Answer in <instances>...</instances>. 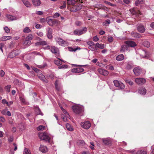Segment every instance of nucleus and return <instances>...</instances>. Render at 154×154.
Masks as SVG:
<instances>
[{"instance_id":"nucleus-1","label":"nucleus","mask_w":154,"mask_h":154,"mask_svg":"<svg viewBox=\"0 0 154 154\" xmlns=\"http://www.w3.org/2000/svg\"><path fill=\"white\" fill-rule=\"evenodd\" d=\"M38 136L41 140H44L47 142H50L51 138L50 135L48 133L45 132L40 133L39 134Z\"/></svg>"},{"instance_id":"nucleus-2","label":"nucleus","mask_w":154,"mask_h":154,"mask_svg":"<svg viewBox=\"0 0 154 154\" xmlns=\"http://www.w3.org/2000/svg\"><path fill=\"white\" fill-rule=\"evenodd\" d=\"M57 44L59 45L66 47L68 46L69 45V43L66 41H65L62 38L60 37H56L55 38Z\"/></svg>"},{"instance_id":"nucleus-3","label":"nucleus","mask_w":154,"mask_h":154,"mask_svg":"<svg viewBox=\"0 0 154 154\" xmlns=\"http://www.w3.org/2000/svg\"><path fill=\"white\" fill-rule=\"evenodd\" d=\"M72 109L74 112L77 114L81 113L83 110V107L80 105H77L72 107Z\"/></svg>"},{"instance_id":"nucleus-4","label":"nucleus","mask_w":154,"mask_h":154,"mask_svg":"<svg viewBox=\"0 0 154 154\" xmlns=\"http://www.w3.org/2000/svg\"><path fill=\"white\" fill-rule=\"evenodd\" d=\"M87 30V28L84 27L82 29H76L74 30L73 33L75 35L79 36L85 33Z\"/></svg>"},{"instance_id":"nucleus-5","label":"nucleus","mask_w":154,"mask_h":154,"mask_svg":"<svg viewBox=\"0 0 154 154\" xmlns=\"http://www.w3.org/2000/svg\"><path fill=\"white\" fill-rule=\"evenodd\" d=\"M113 83L115 86L118 87L119 89H123L125 87V85L123 84L117 80H114Z\"/></svg>"},{"instance_id":"nucleus-6","label":"nucleus","mask_w":154,"mask_h":154,"mask_svg":"<svg viewBox=\"0 0 154 154\" xmlns=\"http://www.w3.org/2000/svg\"><path fill=\"white\" fill-rule=\"evenodd\" d=\"M51 51L52 53L55 54L57 57L59 56V50L57 47L55 46L51 47Z\"/></svg>"},{"instance_id":"nucleus-7","label":"nucleus","mask_w":154,"mask_h":154,"mask_svg":"<svg viewBox=\"0 0 154 154\" xmlns=\"http://www.w3.org/2000/svg\"><path fill=\"white\" fill-rule=\"evenodd\" d=\"M81 126L85 129H88L91 126V124L88 121H86L85 122H81Z\"/></svg>"},{"instance_id":"nucleus-8","label":"nucleus","mask_w":154,"mask_h":154,"mask_svg":"<svg viewBox=\"0 0 154 154\" xmlns=\"http://www.w3.org/2000/svg\"><path fill=\"white\" fill-rule=\"evenodd\" d=\"M82 6L80 4H79L77 5L74 6L71 9V11L73 12H76V11L80 10L82 8Z\"/></svg>"},{"instance_id":"nucleus-9","label":"nucleus","mask_w":154,"mask_h":154,"mask_svg":"<svg viewBox=\"0 0 154 154\" xmlns=\"http://www.w3.org/2000/svg\"><path fill=\"white\" fill-rule=\"evenodd\" d=\"M133 72L136 75H138L142 72V69L139 67H135L133 70Z\"/></svg>"},{"instance_id":"nucleus-10","label":"nucleus","mask_w":154,"mask_h":154,"mask_svg":"<svg viewBox=\"0 0 154 154\" xmlns=\"http://www.w3.org/2000/svg\"><path fill=\"white\" fill-rule=\"evenodd\" d=\"M135 82L138 84L142 85L146 82V80L143 78H137L135 79Z\"/></svg>"},{"instance_id":"nucleus-11","label":"nucleus","mask_w":154,"mask_h":154,"mask_svg":"<svg viewBox=\"0 0 154 154\" xmlns=\"http://www.w3.org/2000/svg\"><path fill=\"white\" fill-rule=\"evenodd\" d=\"M125 43L128 46V48L129 47H133L136 46V43L131 40H129L125 41Z\"/></svg>"},{"instance_id":"nucleus-12","label":"nucleus","mask_w":154,"mask_h":154,"mask_svg":"<svg viewBox=\"0 0 154 154\" xmlns=\"http://www.w3.org/2000/svg\"><path fill=\"white\" fill-rule=\"evenodd\" d=\"M47 21L49 25L51 26L57 24L58 23V21L57 20H53L51 19H48Z\"/></svg>"},{"instance_id":"nucleus-13","label":"nucleus","mask_w":154,"mask_h":154,"mask_svg":"<svg viewBox=\"0 0 154 154\" xmlns=\"http://www.w3.org/2000/svg\"><path fill=\"white\" fill-rule=\"evenodd\" d=\"M102 140L103 143L106 145H110L112 142L111 139L109 138L102 139Z\"/></svg>"},{"instance_id":"nucleus-14","label":"nucleus","mask_w":154,"mask_h":154,"mask_svg":"<svg viewBox=\"0 0 154 154\" xmlns=\"http://www.w3.org/2000/svg\"><path fill=\"white\" fill-rule=\"evenodd\" d=\"M84 71V69L81 67H78L76 68L73 69L71 70L72 72H75V73H79L81 72Z\"/></svg>"},{"instance_id":"nucleus-15","label":"nucleus","mask_w":154,"mask_h":154,"mask_svg":"<svg viewBox=\"0 0 154 154\" xmlns=\"http://www.w3.org/2000/svg\"><path fill=\"white\" fill-rule=\"evenodd\" d=\"M47 35L48 38L49 39H51L52 38L53 36L52 35V30L50 28H48L47 29Z\"/></svg>"},{"instance_id":"nucleus-16","label":"nucleus","mask_w":154,"mask_h":154,"mask_svg":"<svg viewBox=\"0 0 154 154\" xmlns=\"http://www.w3.org/2000/svg\"><path fill=\"white\" fill-rule=\"evenodd\" d=\"M98 71L101 74L104 76H106L108 74V72L106 70L102 69L101 68H99L98 69Z\"/></svg>"},{"instance_id":"nucleus-17","label":"nucleus","mask_w":154,"mask_h":154,"mask_svg":"<svg viewBox=\"0 0 154 154\" xmlns=\"http://www.w3.org/2000/svg\"><path fill=\"white\" fill-rule=\"evenodd\" d=\"M33 5L35 7H38L40 6L41 2L40 0H32Z\"/></svg>"},{"instance_id":"nucleus-18","label":"nucleus","mask_w":154,"mask_h":154,"mask_svg":"<svg viewBox=\"0 0 154 154\" xmlns=\"http://www.w3.org/2000/svg\"><path fill=\"white\" fill-rule=\"evenodd\" d=\"M39 150L43 153H45L48 151V149L46 146L41 145L39 148Z\"/></svg>"},{"instance_id":"nucleus-19","label":"nucleus","mask_w":154,"mask_h":154,"mask_svg":"<svg viewBox=\"0 0 154 154\" xmlns=\"http://www.w3.org/2000/svg\"><path fill=\"white\" fill-rule=\"evenodd\" d=\"M23 2L26 7L27 8L30 7L32 5L28 0H21Z\"/></svg>"},{"instance_id":"nucleus-20","label":"nucleus","mask_w":154,"mask_h":154,"mask_svg":"<svg viewBox=\"0 0 154 154\" xmlns=\"http://www.w3.org/2000/svg\"><path fill=\"white\" fill-rule=\"evenodd\" d=\"M6 16L9 20L10 21L16 20L18 19V17L10 15H7Z\"/></svg>"},{"instance_id":"nucleus-21","label":"nucleus","mask_w":154,"mask_h":154,"mask_svg":"<svg viewBox=\"0 0 154 154\" xmlns=\"http://www.w3.org/2000/svg\"><path fill=\"white\" fill-rule=\"evenodd\" d=\"M138 91V93L142 95L145 94L146 92V89L144 88H140L139 89Z\"/></svg>"},{"instance_id":"nucleus-22","label":"nucleus","mask_w":154,"mask_h":154,"mask_svg":"<svg viewBox=\"0 0 154 154\" xmlns=\"http://www.w3.org/2000/svg\"><path fill=\"white\" fill-rule=\"evenodd\" d=\"M95 48L96 50H97V48H99L101 49H103L104 48V45L102 44H100L98 43H97L95 45Z\"/></svg>"},{"instance_id":"nucleus-23","label":"nucleus","mask_w":154,"mask_h":154,"mask_svg":"<svg viewBox=\"0 0 154 154\" xmlns=\"http://www.w3.org/2000/svg\"><path fill=\"white\" fill-rule=\"evenodd\" d=\"M137 30L139 32L143 33L145 31V28L142 25H139L137 28Z\"/></svg>"},{"instance_id":"nucleus-24","label":"nucleus","mask_w":154,"mask_h":154,"mask_svg":"<svg viewBox=\"0 0 154 154\" xmlns=\"http://www.w3.org/2000/svg\"><path fill=\"white\" fill-rule=\"evenodd\" d=\"M77 2V1L75 0H67V3L68 5H74Z\"/></svg>"},{"instance_id":"nucleus-25","label":"nucleus","mask_w":154,"mask_h":154,"mask_svg":"<svg viewBox=\"0 0 154 154\" xmlns=\"http://www.w3.org/2000/svg\"><path fill=\"white\" fill-rule=\"evenodd\" d=\"M58 60H54V63L57 66L60 65L62 64V62H60L59 60L61 61L65 62V61L62 60L59 58H57Z\"/></svg>"},{"instance_id":"nucleus-26","label":"nucleus","mask_w":154,"mask_h":154,"mask_svg":"<svg viewBox=\"0 0 154 154\" xmlns=\"http://www.w3.org/2000/svg\"><path fill=\"white\" fill-rule=\"evenodd\" d=\"M142 56L143 58H148L149 56L148 53L144 50L142 51Z\"/></svg>"},{"instance_id":"nucleus-27","label":"nucleus","mask_w":154,"mask_h":154,"mask_svg":"<svg viewBox=\"0 0 154 154\" xmlns=\"http://www.w3.org/2000/svg\"><path fill=\"white\" fill-rule=\"evenodd\" d=\"M124 59V57L122 54L118 55L116 57V59L118 61H122Z\"/></svg>"},{"instance_id":"nucleus-28","label":"nucleus","mask_w":154,"mask_h":154,"mask_svg":"<svg viewBox=\"0 0 154 154\" xmlns=\"http://www.w3.org/2000/svg\"><path fill=\"white\" fill-rule=\"evenodd\" d=\"M128 46L126 45H122L120 51L121 52H124L128 50Z\"/></svg>"},{"instance_id":"nucleus-29","label":"nucleus","mask_w":154,"mask_h":154,"mask_svg":"<svg viewBox=\"0 0 154 154\" xmlns=\"http://www.w3.org/2000/svg\"><path fill=\"white\" fill-rule=\"evenodd\" d=\"M131 35L132 37L136 38H140L141 37V35L137 32H132Z\"/></svg>"},{"instance_id":"nucleus-30","label":"nucleus","mask_w":154,"mask_h":154,"mask_svg":"<svg viewBox=\"0 0 154 154\" xmlns=\"http://www.w3.org/2000/svg\"><path fill=\"white\" fill-rule=\"evenodd\" d=\"M66 127L67 129L69 131H72L73 130V127L69 123L66 124Z\"/></svg>"},{"instance_id":"nucleus-31","label":"nucleus","mask_w":154,"mask_h":154,"mask_svg":"<svg viewBox=\"0 0 154 154\" xmlns=\"http://www.w3.org/2000/svg\"><path fill=\"white\" fill-rule=\"evenodd\" d=\"M68 49L70 51H75L78 50H80L81 49V48L79 47H77L75 48H73L71 47H68Z\"/></svg>"},{"instance_id":"nucleus-32","label":"nucleus","mask_w":154,"mask_h":154,"mask_svg":"<svg viewBox=\"0 0 154 154\" xmlns=\"http://www.w3.org/2000/svg\"><path fill=\"white\" fill-rule=\"evenodd\" d=\"M12 38L11 36H4L2 37L1 38V40L3 41H7L10 39Z\"/></svg>"},{"instance_id":"nucleus-33","label":"nucleus","mask_w":154,"mask_h":154,"mask_svg":"<svg viewBox=\"0 0 154 154\" xmlns=\"http://www.w3.org/2000/svg\"><path fill=\"white\" fill-rule=\"evenodd\" d=\"M23 31L25 33H29L31 32V30L29 27H26L23 29Z\"/></svg>"},{"instance_id":"nucleus-34","label":"nucleus","mask_w":154,"mask_h":154,"mask_svg":"<svg viewBox=\"0 0 154 154\" xmlns=\"http://www.w3.org/2000/svg\"><path fill=\"white\" fill-rule=\"evenodd\" d=\"M15 51H13L10 53L8 55V57L10 58H12L15 57L16 55L15 54Z\"/></svg>"},{"instance_id":"nucleus-35","label":"nucleus","mask_w":154,"mask_h":154,"mask_svg":"<svg viewBox=\"0 0 154 154\" xmlns=\"http://www.w3.org/2000/svg\"><path fill=\"white\" fill-rule=\"evenodd\" d=\"M31 41H28V40H27L25 38V40L23 42V45L24 46H28L31 44Z\"/></svg>"},{"instance_id":"nucleus-36","label":"nucleus","mask_w":154,"mask_h":154,"mask_svg":"<svg viewBox=\"0 0 154 154\" xmlns=\"http://www.w3.org/2000/svg\"><path fill=\"white\" fill-rule=\"evenodd\" d=\"M135 154H146V152L144 150H140L138 151Z\"/></svg>"},{"instance_id":"nucleus-37","label":"nucleus","mask_w":154,"mask_h":154,"mask_svg":"<svg viewBox=\"0 0 154 154\" xmlns=\"http://www.w3.org/2000/svg\"><path fill=\"white\" fill-rule=\"evenodd\" d=\"M33 37V36L32 34H29L28 36H27L25 38L27 40L31 41V40L32 39Z\"/></svg>"},{"instance_id":"nucleus-38","label":"nucleus","mask_w":154,"mask_h":154,"mask_svg":"<svg viewBox=\"0 0 154 154\" xmlns=\"http://www.w3.org/2000/svg\"><path fill=\"white\" fill-rule=\"evenodd\" d=\"M143 45L146 47H149L150 46V43L149 42L147 41H144L143 43Z\"/></svg>"},{"instance_id":"nucleus-39","label":"nucleus","mask_w":154,"mask_h":154,"mask_svg":"<svg viewBox=\"0 0 154 154\" xmlns=\"http://www.w3.org/2000/svg\"><path fill=\"white\" fill-rule=\"evenodd\" d=\"M110 23V20L109 19L107 20L103 23V25L106 26H107Z\"/></svg>"},{"instance_id":"nucleus-40","label":"nucleus","mask_w":154,"mask_h":154,"mask_svg":"<svg viewBox=\"0 0 154 154\" xmlns=\"http://www.w3.org/2000/svg\"><path fill=\"white\" fill-rule=\"evenodd\" d=\"M47 44V42L45 41H43L39 42L36 43L37 45H46Z\"/></svg>"},{"instance_id":"nucleus-41","label":"nucleus","mask_w":154,"mask_h":154,"mask_svg":"<svg viewBox=\"0 0 154 154\" xmlns=\"http://www.w3.org/2000/svg\"><path fill=\"white\" fill-rule=\"evenodd\" d=\"M143 2V0H137L135 2V5L136 6L140 4H142Z\"/></svg>"},{"instance_id":"nucleus-42","label":"nucleus","mask_w":154,"mask_h":154,"mask_svg":"<svg viewBox=\"0 0 154 154\" xmlns=\"http://www.w3.org/2000/svg\"><path fill=\"white\" fill-rule=\"evenodd\" d=\"M23 154H30V151L28 149L25 148L23 151Z\"/></svg>"},{"instance_id":"nucleus-43","label":"nucleus","mask_w":154,"mask_h":154,"mask_svg":"<svg viewBox=\"0 0 154 154\" xmlns=\"http://www.w3.org/2000/svg\"><path fill=\"white\" fill-rule=\"evenodd\" d=\"M62 118L63 121L65 122H66L67 121L68 119V118L66 115H62Z\"/></svg>"},{"instance_id":"nucleus-44","label":"nucleus","mask_w":154,"mask_h":154,"mask_svg":"<svg viewBox=\"0 0 154 154\" xmlns=\"http://www.w3.org/2000/svg\"><path fill=\"white\" fill-rule=\"evenodd\" d=\"M87 44L89 46H94V44L93 42L92 41H89L87 42Z\"/></svg>"},{"instance_id":"nucleus-45","label":"nucleus","mask_w":154,"mask_h":154,"mask_svg":"<svg viewBox=\"0 0 154 154\" xmlns=\"http://www.w3.org/2000/svg\"><path fill=\"white\" fill-rule=\"evenodd\" d=\"M68 67V65H63L61 66H59L58 67V69H66Z\"/></svg>"},{"instance_id":"nucleus-46","label":"nucleus","mask_w":154,"mask_h":154,"mask_svg":"<svg viewBox=\"0 0 154 154\" xmlns=\"http://www.w3.org/2000/svg\"><path fill=\"white\" fill-rule=\"evenodd\" d=\"M4 29L6 33H10V29L7 26L5 27Z\"/></svg>"},{"instance_id":"nucleus-47","label":"nucleus","mask_w":154,"mask_h":154,"mask_svg":"<svg viewBox=\"0 0 154 154\" xmlns=\"http://www.w3.org/2000/svg\"><path fill=\"white\" fill-rule=\"evenodd\" d=\"M55 85L56 89L58 91H59L60 90V88L58 87V82L57 80L55 83Z\"/></svg>"},{"instance_id":"nucleus-48","label":"nucleus","mask_w":154,"mask_h":154,"mask_svg":"<svg viewBox=\"0 0 154 154\" xmlns=\"http://www.w3.org/2000/svg\"><path fill=\"white\" fill-rule=\"evenodd\" d=\"M45 127L43 125H40L37 128V129L38 130H44Z\"/></svg>"},{"instance_id":"nucleus-49","label":"nucleus","mask_w":154,"mask_h":154,"mask_svg":"<svg viewBox=\"0 0 154 154\" xmlns=\"http://www.w3.org/2000/svg\"><path fill=\"white\" fill-rule=\"evenodd\" d=\"M11 88V86L10 85H8L5 87V89L8 92H9L10 91Z\"/></svg>"},{"instance_id":"nucleus-50","label":"nucleus","mask_w":154,"mask_h":154,"mask_svg":"<svg viewBox=\"0 0 154 154\" xmlns=\"http://www.w3.org/2000/svg\"><path fill=\"white\" fill-rule=\"evenodd\" d=\"M62 111L64 113V115H66V116L69 119L70 118V116L69 114L67 112L65 109H64V110H62Z\"/></svg>"},{"instance_id":"nucleus-51","label":"nucleus","mask_w":154,"mask_h":154,"mask_svg":"<svg viewBox=\"0 0 154 154\" xmlns=\"http://www.w3.org/2000/svg\"><path fill=\"white\" fill-rule=\"evenodd\" d=\"M60 16V14L59 13L56 12L54 14L53 17L54 18H56L59 17Z\"/></svg>"},{"instance_id":"nucleus-52","label":"nucleus","mask_w":154,"mask_h":154,"mask_svg":"<svg viewBox=\"0 0 154 154\" xmlns=\"http://www.w3.org/2000/svg\"><path fill=\"white\" fill-rule=\"evenodd\" d=\"M94 45V47L93 46H89L88 48L92 51H94L96 50V48H95V45Z\"/></svg>"},{"instance_id":"nucleus-53","label":"nucleus","mask_w":154,"mask_h":154,"mask_svg":"<svg viewBox=\"0 0 154 154\" xmlns=\"http://www.w3.org/2000/svg\"><path fill=\"white\" fill-rule=\"evenodd\" d=\"M66 7V2H64L63 3V5L62 6H60V8L62 9L65 8Z\"/></svg>"},{"instance_id":"nucleus-54","label":"nucleus","mask_w":154,"mask_h":154,"mask_svg":"<svg viewBox=\"0 0 154 154\" xmlns=\"http://www.w3.org/2000/svg\"><path fill=\"white\" fill-rule=\"evenodd\" d=\"M2 102L4 104H6L7 105H9L8 103L5 99H3L2 100Z\"/></svg>"},{"instance_id":"nucleus-55","label":"nucleus","mask_w":154,"mask_h":154,"mask_svg":"<svg viewBox=\"0 0 154 154\" xmlns=\"http://www.w3.org/2000/svg\"><path fill=\"white\" fill-rule=\"evenodd\" d=\"M20 101L24 104L26 103V101L25 99L23 97H20Z\"/></svg>"},{"instance_id":"nucleus-56","label":"nucleus","mask_w":154,"mask_h":154,"mask_svg":"<svg viewBox=\"0 0 154 154\" xmlns=\"http://www.w3.org/2000/svg\"><path fill=\"white\" fill-rule=\"evenodd\" d=\"M113 38L111 36H110L108 38V41L110 42H112L113 41Z\"/></svg>"},{"instance_id":"nucleus-57","label":"nucleus","mask_w":154,"mask_h":154,"mask_svg":"<svg viewBox=\"0 0 154 154\" xmlns=\"http://www.w3.org/2000/svg\"><path fill=\"white\" fill-rule=\"evenodd\" d=\"M42 27V26L41 25L37 24L36 25L35 27L37 29H41Z\"/></svg>"},{"instance_id":"nucleus-58","label":"nucleus","mask_w":154,"mask_h":154,"mask_svg":"<svg viewBox=\"0 0 154 154\" xmlns=\"http://www.w3.org/2000/svg\"><path fill=\"white\" fill-rule=\"evenodd\" d=\"M93 40L94 41L96 42L98 41L99 38H98L97 36H95L93 38Z\"/></svg>"},{"instance_id":"nucleus-59","label":"nucleus","mask_w":154,"mask_h":154,"mask_svg":"<svg viewBox=\"0 0 154 154\" xmlns=\"http://www.w3.org/2000/svg\"><path fill=\"white\" fill-rule=\"evenodd\" d=\"M13 140V137L11 136H10L8 139V140L9 142H11Z\"/></svg>"},{"instance_id":"nucleus-60","label":"nucleus","mask_w":154,"mask_h":154,"mask_svg":"<svg viewBox=\"0 0 154 154\" xmlns=\"http://www.w3.org/2000/svg\"><path fill=\"white\" fill-rule=\"evenodd\" d=\"M37 34L39 36L42 37L43 35V33L42 32H39L37 33Z\"/></svg>"},{"instance_id":"nucleus-61","label":"nucleus","mask_w":154,"mask_h":154,"mask_svg":"<svg viewBox=\"0 0 154 154\" xmlns=\"http://www.w3.org/2000/svg\"><path fill=\"white\" fill-rule=\"evenodd\" d=\"M130 11L133 14H134L136 13L135 11V9L134 8L131 9Z\"/></svg>"},{"instance_id":"nucleus-62","label":"nucleus","mask_w":154,"mask_h":154,"mask_svg":"<svg viewBox=\"0 0 154 154\" xmlns=\"http://www.w3.org/2000/svg\"><path fill=\"white\" fill-rule=\"evenodd\" d=\"M36 14L38 15H42L43 14V13L42 11H38L36 12Z\"/></svg>"},{"instance_id":"nucleus-63","label":"nucleus","mask_w":154,"mask_h":154,"mask_svg":"<svg viewBox=\"0 0 154 154\" xmlns=\"http://www.w3.org/2000/svg\"><path fill=\"white\" fill-rule=\"evenodd\" d=\"M5 74L3 70H1L0 71V75L2 77Z\"/></svg>"},{"instance_id":"nucleus-64","label":"nucleus","mask_w":154,"mask_h":154,"mask_svg":"<svg viewBox=\"0 0 154 154\" xmlns=\"http://www.w3.org/2000/svg\"><path fill=\"white\" fill-rule=\"evenodd\" d=\"M75 24L77 26H80L81 24V23L79 21H76L75 22Z\"/></svg>"}]
</instances>
